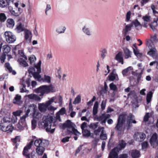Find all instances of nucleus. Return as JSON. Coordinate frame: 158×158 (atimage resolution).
<instances>
[{
  "label": "nucleus",
  "instance_id": "nucleus-8",
  "mask_svg": "<svg viewBox=\"0 0 158 158\" xmlns=\"http://www.w3.org/2000/svg\"><path fill=\"white\" fill-rule=\"evenodd\" d=\"M26 118L23 116L20 117L19 123L15 127V129L19 131L23 130L25 128H26L27 125L26 122Z\"/></svg>",
  "mask_w": 158,
  "mask_h": 158
},
{
  "label": "nucleus",
  "instance_id": "nucleus-37",
  "mask_svg": "<svg viewBox=\"0 0 158 158\" xmlns=\"http://www.w3.org/2000/svg\"><path fill=\"white\" fill-rule=\"evenodd\" d=\"M28 60L31 65H35V62L36 61V58L35 56L33 55L29 57Z\"/></svg>",
  "mask_w": 158,
  "mask_h": 158
},
{
  "label": "nucleus",
  "instance_id": "nucleus-17",
  "mask_svg": "<svg viewBox=\"0 0 158 158\" xmlns=\"http://www.w3.org/2000/svg\"><path fill=\"white\" fill-rule=\"evenodd\" d=\"M25 38L27 42L30 43L32 38V33L29 30L25 29Z\"/></svg>",
  "mask_w": 158,
  "mask_h": 158
},
{
  "label": "nucleus",
  "instance_id": "nucleus-44",
  "mask_svg": "<svg viewBox=\"0 0 158 158\" xmlns=\"http://www.w3.org/2000/svg\"><path fill=\"white\" fill-rule=\"evenodd\" d=\"M142 19L143 20L144 24L146 25L150 21V17L149 16L146 15L143 17Z\"/></svg>",
  "mask_w": 158,
  "mask_h": 158
},
{
  "label": "nucleus",
  "instance_id": "nucleus-38",
  "mask_svg": "<svg viewBox=\"0 0 158 158\" xmlns=\"http://www.w3.org/2000/svg\"><path fill=\"white\" fill-rule=\"evenodd\" d=\"M98 102H95L94 107L93 108V112L94 115H96L98 112Z\"/></svg>",
  "mask_w": 158,
  "mask_h": 158
},
{
  "label": "nucleus",
  "instance_id": "nucleus-55",
  "mask_svg": "<svg viewBox=\"0 0 158 158\" xmlns=\"http://www.w3.org/2000/svg\"><path fill=\"white\" fill-rule=\"evenodd\" d=\"M5 110L4 109H2L0 112V117L2 118V120H3V118L4 117H8L7 116H5L6 115V112Z\"/></svg>",
  "mask_w": 158,
  "mask_h": 158
},
{
  "label": "nucleus",
  "instance_id": "nucleus-26",
  "mask_svg": "<svg viewBox=\"0 0 158 158\" xmlns=\"http://www.w3.org/2000/svg\"><path fill=\"white\" fill-rule=\"evenodd\" d=\"M122 52H119L116 56L115 59L122 64H123V59L122 56Z\"/></svg>",
  "mask_w": 158,
  "mask_h": 158
},
{
  "label": "nucleus",
  "instance_id": "nucleus-31",
  "mask_svg": "<svg viewBox=\"0 0 158 158\" xmlns=\"http://www.w3.org/2000/svg\"><path fill=\"white\" fill-rule=\"evenodd\" d=\"M27 60H25V58L23 59L22 58L19 59L18 61L21 65L24 67H26L28 66V64L26 61Z\"/></svg>",
  "mask_w": 158,
  "mask_h": 158
},
{
  "label": "nucleus",
  "instance_id": "nucleus-28",
  "mask_svg": "<svg viewBox=\"0 0 158 158\" xmlns=\"http://www.w3.org/2000/svg\"><path fill=\"white\" fill-rule=\"evenodd\" d=\"M46 146H40L37 147L36 149V153L39 155H41L45 150V147Z\"/></svg>",
  "mask_w": 158,
  "mask_h": 158
},
{
  "label": "nucleus",
  "instance_id": "nucleus-61",
  "mask_svg": "<svg viewBox=\"0 0 158 158\" xmlns=\"http://www.w3.org/2000/svg\"><path fill=\"white\" fill-rule=\"evenodd\" d=\"M131 15V12L130 11H128L126 15V21L128 22L129 21H130Z\"/></svg>",
  "mask_w": 158,
  "mask_h": 158
},
{
  "label": "nucleus",
  "instance_id": "nucleus-59",
  "mask_svg": "<svg viewBox=\"0 0 158 158\" xmlns=\"http://www.w3.org/2000/svg\"><path fill=\"white\" fill-rule=\"evenodd\" d=\"M109 87L111 90L114 91H115L117 89L116 86L113 83H111L109 85Z\"/></svg>",
  "mask_w": 158,
  "mask_h": 158
},
{
  "label": "nucleus",
  "instance_id": "nucleus-30",
  "mask_svg": "<svg viewBox=\"0 0 158 158\" xmlns=\"http://www.w3.org/2000/svg\"><path fill=\"white\" fill-rule=\"evenodd\" d=\"M131 25H134L136 29H138L139 27H141V25L140 23L138 21L137 19H135L133 20L131 23Z\"/></svg>",
  "mask_w": 158,
  "mask_h": 158
},
{
  "label": "nucleus",
  "instance_id": "nucleus-3",
  "mask_svg": "<svg viewBox=\"0 0 158 158\" xmlns=\"http://www.w3.org/2000/svg\"><path fill=\"white\" fill-rule=\"evenodd\" d=\"M126 143L125 142L122 140L120 141L119 144L117 147L114 148L112 149L109 154V158H127V155L126 154L120 155L118 157V152L119 151L124 148L126 146Z\"/></svg>",
  "mask_w": 158,
  "mask_h": 158
},
{
  "label": "nucleus",
  "instance_id": "nucleus-47",
  "mask_svg": "<svg viewBox=\"0 0 158 158\" xmlns=\"http://www.w3.org/2000/svg\"><path fill=\"white\" fill-rule=\"evenodd\" d=\"M101 57L102 59H104L106 56V54L107 53V50L106 48H102L101 51Z\"/></svg>",
  "mask_w": 158,
  "mask_h": 158
},
{
  "label": "nucleus",
  "instance_id": "nucleus-2",
  "mask_svg": "<svg viewBox=\"0 0 158 158\" xmlns=\"http://www.w3.org/2000/svg\"><path fill=\"white\" fill-rule=\"evenodd\" d=\"M53 122V118L50 116H44L42 118V121L39 123V127L45 129L46 131L50 133H53L55 130V126Z\"/></svg>",
  "mask_w": 158,
  "mask_h": 158
},
{
  "label": "nucleus",
  "instance_id": "nucleus-50",
  "mask_svg": "<svg viewBox=\"0 0 158 158\" xmlns=\"http://www.w3.org/2000/svg\"><path fill=\"white\" fill-rule=\"evenodd\" d=\"M36 65L35 64L34 65V67H30L29 68L28 70L30 73H31L32 74H33L34 73H35L36 71L35 69L36 68L35 67V65Z\"/></svg>",
  "mask_w": 158,
  "mask_h": 158
},
{
  "label": "nucleus",
  "instance_id": "nucleus-52",
  "mask_svg": "<svg viewBox=\"0 0 158 158\" xmlns=\"http://www.w3.org/2000/svg\"><path fill=\"white\" fill-rule=\"evenodd\" d=\"M81 101V96L80 95H78L75 99L73 102V104H76L79 103Z\"/></svg>",
  "mask_w": 158,
  "mask_h": 158
},
{
  "label": "nucleus",
  "instance_id": "nucleus-23",
  "mask_svg": "<svg viewBox=\"0 0 158 158\" xmlns=\"http://www.w3.org/2000/svg\"><path fill=\"white\" fill-rule=\"evenodd\" d=\"M21 96L19 94H16L13 100V103L15 104L20 105L22 103L21 100Z\"/></svg>",
  "mask_w": 158,
  "mask_h": 158
},
{
  "label": "nucleus",
  "instance_id": "nucleus-49",
  "mask_svg": "<svg viewBox=\"0 0 158 158\" xmlns=\"http://www.w3.org/2000/svg\"><path fill=\"white\" fill-rule=\"evenodd\" d=\"M142 149L143 150L145 151L148 147V144L147 142L145 141L141 144Z\"/></svg>",
  "mask_w": 158,
  "mask_h": 158
},
{
  "label": "nucleus",
  "instance_id": "nucleus-10",
  "mask_svg": "<svg viewBox=\"0 0 158 158\" xmlns=\"http://www.w3.org/2000/svg\"><path fill=\"white\" fill-rule=\"evenodd\" d=\"M41 64V60H40L37 63V65H35V67L36 68V71L32 75L35 79L40 81H41L42 79L41 77V76L40 74V73L41 72L40 68Z\"/></svg>",
  "mask_w": 158,
  "mask_h": 158
},
{
  "label": "nucleus",
  "instance_id": "nucleus-32",
  "mask_svg": "<svg viewBox=\"0 0 158 158\" xmlns=\"http://www.w3.org/2000/svg\"><path fill=\"white\" fill-rule=\"evenodd\" d=\"M23 112V111L21 110H19L13 112V114L14 115L13 117L14 119V122H16L17 121V116H20L21 113Z\"/></svg>",
  "mask_w": 158,
  "mask_h": 158
},
{
  "label": "nucleus",
  "instance_id": "nucleus-39",
  "mask_svg": "<svg viewBox=\"0 0 158 158\" xmlns=\"http://www.w3.org/2000/svg\"><path fill=\"white\" fill-rule=\"evenodd\" d=\"M2 50L4 53L7 54L10 52L11 48L8 45H5L3 46Z\"/></svg>",
  "mask_w": 158,
  "mask_h": 158
},
{
  "label": "nucleus",
  "instance_id": "nucleus-12",
  "mask_svg": "<svg viewBox=\"0 0 158 158\" xmlns=\"http://www.w3.org/2000/svg\"><path fill=\"white\" fill-rule=\"evenodd\" d=\"M146 45L150 50L148 52V54L152 57L157 56V51L155 45L151 46L149 41L148 42Z\"/></svg>",
  "mask_w": 158,
  "mask_h": 158
},
{
  "label": "nucleus",
  "instance_id": "nucleus-11",
  "mask_svg": "<svg viewBox=\"0 0 158 158\" xmlns=\"http://www.w3.org/2000/svg\"><path fill=\"white\" fill-rule=\"evenodd\" d=\"M150 143L151 145L153 148H155L158 152V139L157 135L155 133L153 134L150 138Z\"/></svg>",
  "mask_w": 158,
  "mask_h": 158
},
{
  "label": "nucleus",
  "instance_id": "nucleus-41",
  "mask_svg": "<svg viewBox=\"0 0 158 158\" xmlns=\"http://www.w3.org/2000/svg\"><path fill=\"white\" fill-rule=\"evenodd\" d=\"M51 77L50 76L44 75V77L43 78H42V80L43 81L46 82L48 83H51Z\"/></svg>",
  "mask_w": 158,
  "mask_h": 158
},
{
  "label": "nucleus",
  "instance_id": "nucleus-54",
  "mask_svg": "<svg viewBox=\"0 0 158 158\" xmlns=\"http://www.w3.org/2000/svg\"><path fill=\"white\" fill-rule=\"evenodd\" d=\"M9 9L11 14L15 16H18L20 14L19 12H16L11 7H9Z\"/></svg>",
  "mask_w": 158,
  "mask_h": 158
},
{
  "label": "nucleus",
  "instance_id": "nucleus-4",
  "mask_svg": "<svg viewBox=\"0 0 158 158\" xmlns=\"http://www.w3.org/2000/svg\"><path fill=\"white\" fill-rule=\"evenodd\" d=\"M0 129L4 132L12 131L13 127L10 123V118L9 117H4L3 120L0 117Z\"/></svg>",
  "mask_w": 158,
  "mask_h": 158
},
{
  "label": "nucleus",
  "instance_id": "nucleus-35",
  "mask_svg": "<svg viewBox=\"0 0 158 158\" xmlns=\"http://www.w3.org/2000/svg\"><path fill=\"white\" fill-rule=\"evenodd\" d=\"M109 79L110 81H113L114 80H118V75H114L112 74H110L108 76Z\"/></svg>",
  "mask_w": 158,
  "mask_h": 158
},
{
  "label": "nucleus",
  "instance_id": "nucleus-58",
  "mask_svg": "<svg viewBox=\"0 0 158 158\" xmlns=\"http://www.w3.org/2000/svg\"><path fill=\"white\" fill-rule=\"evenodd\" d=\"M19 54L23 58H25V60H27V58L26 56L24 55V53L22 50H19L18 51Z\"/></svg>",
  "mask_w": 158,
  "mask_h": 158
},
{
  "label": "nucleus",
  "instance_id": "nucleus-22",
  "mask_svg": "<svg viewBox=\"0 0 158 158\" xmlns=\"http://www.w3.org/2000/svg\"><path fill=\"white\" fill-rule=\"evenodd\" d=\"M132 27V25H131V24L126 25L124 28L123 29V34L124 35H126L131 30Z\"/></svg>",
  "mask_w": 158,
  "mask_h": 158
},
{
  "label": "nucleus",
  "instance_id": "nucleus-33",
  "mask_svg": "<svg viewBox=\"0 0 158 158\" xmlns=\"http://www.w3.org/2000/svg\"><path fill=\"white\" fill-rule=\"evenodd\" d=\"M152 96V91L149 92L147 95L146 101L147 104H148L151 101Z\"/></svg>",
  "mask_w": 158,
  "mask_h": 158
},
{
  "label": "nucleus",
  "instance_id": "nucleus-40",
  "mask_svg": "<svg viewBox=\"0 0 158 158\" xmlns=\"http://www.w3.org/2000/svg\"><path fill=\"white\" fill-rule=\"evenodd\" d=\"M104 128L103 127H98L97 130L94 131V133L96 135H99L100 132H101V133L103 132V131H104Z\"/></svg>",
  "mask_w": 158,
  "mask_h": 158
},
{
  "label": "nucleus",
  "instance_id": "nucleus-42",
  "mask_svg": "<svg viewBox=\"0 0 158 158\" xmlns=\"http://www.w3.org/2000/svg\"><path fill=\"white\" fill-rule=\"evenodd\" d=\"M33 116L34 118H37L38 119H40L42 117L41 114L39 112L37 111L33 113Z\"/></svg>",
  "mask_w": 158,
  "mask_h": 158
},
{
  "label": "nucleus",
  "instance_id": "nucleus-16",
  "mask_svg": "<svg viewBox=\"0 0 158 158\" xmlns=\"http://www.w3.org/2000/svg\"><path fill=\"white\" fill-rule=\"evenodd\" d=\"M30 100L32 101H40L41 98L38 95L34 94H31L25 96Z\"/></svg>",
  "mask_w": 158,
  "mask_h": 158
},
{
  "label": "nucleus",
  "instance_id": "nucleus-18",
  "mask_svg": "<svg viewBox=\"0 0 158 158\" xmlns=\"http://www.w3.org/2000/svg\"><path fill=\"white\" fill-rule=\"evenodd\" d=\"M82 31L86 35L90 36L92 34V32L89 26L87 25H85L82 28Z\"/></svg>",
  "mask_w": 158,
  "mask_h": 158
},
{
  "label": "nucleus",
  "instance_id": "nucleus-56",
  "mask_svg": "<svg viewBox=\"0 0 158 158\" xmlns=\"http://www.w3.org/2000/svg\"><path fill=\"white\" fill-rule=\"evenodd\" d=\"M57 97L56 96L52 97L49 101L46 102L47 104L49 106L52 102L57 99Z\"/></svg>",
  "mask_w": 158,
  "mask_h": 158
},
{
  "label": "nucleus",
  "instance_id": "nucleus-13",
  "mask_svg": "<svg viewBox=\"0 0 158 158\" xmlns=\"http://www.w3.org/2000/svg\"><path fill=\"white\" fill-rule=\"evenodd\" d=\"M37 111V106L35 104H31L28 106V108L27 110H25V114L23 116L27 118L30 111H33V113H35Z\"/></svg>",
  "mask_w": 158,
  "mask_h": 158
},
{
  "label": "nucleus",
  "instance_id": "nucleus-64",
  "mask_svg": "<svg viewBox=\"0 0 158 158\" xmlns=\"http://www.w3.org/2000/svg\"><path fill=\"white\" fill-rule=\"evenodd\" d=\"M149 117V113H147L144 117V121L145 122L148 121Z\"/></svg>",
  "mask_w": 158,
  "mask_h": 158
},
{
  "label": "nucleus",
  "instance_id": "nucleus-43",
  "mask_svg": "<svg viewBox=\"0 0 158 158\" xmlns=\"http://www.w3.org/2000/svg\"><path fill=\"white\" fill-rule=\"evenodd\" d=\"M20 140V137L19 136H16L15 139L12 140L13 142L15 144V147L17 148L19 144L18 142H19Z\"/></svg>",
  "mask_w": 158,
  "mask_h": 158
},
{
  "label": "nucleus",
  "instance_id": "nucleus-34",
  "mask_svg": "<svg viewBox=\"0 0 158 158\" xmlns=\"http://www.w3.org/2000/svg\"><path fill=\"white\" fill-rule=\"evenodd\" d=\"M140 154L139 151L133 150L131 152V156L133 158H137L139 156Z\"/></svg>",
  "mask_w": 158,
  "mask_h": 158
},
{
  "label": "nucleus",
  "instance_id": "nucleus-27",
  "mask_svg": "<svg viewBox=\"0 0 158 158\" xmlns=\"http://www.w3.org/2000/svg\"><path fill=\"white\" fill-rule=\"evenodd\" d=\"M123 50L125 54V58L128 59L129 58L131 57V52L127 48H123Z\"/></svg>",
  "mask_w": 158,
  "mask_h": 158
},
{
  "label": "nucleus",
  "instance_id": "nucleus-48",
  "mask_svg": "<svg viewBox=\"0 0 158 158\" xmlns=\"http://www.w3.org/2000/svg\"><path fill=\"white\" fill-rule=\"evenodd\" d=\"M83 135L85 136L89 137L90 136L91 133L89 131L85 129L82 131Z\"/></svg>",
  "mask_w": 158,
  "mask_h": 158
},
{
  "label": "nucleus",
  "instance_id": "nucleus-5",
  "mask_svg": "<svg viewBox=\"0 0 158 158\" xmlns=\"http://www.w3.org/2000/svg\"><path fill=\"white\" fill-rule=\"evenodd\" d=\"M76 125L70 120L66 121L63 125L64 128H67V132L68 134H73L76 135H79L80 133L75 128Z\"/></svg>",
  "mask_w": 158,
  "mask_h": 158
},
{
  "label": "nucleus",
  "instance_id": "nucleus-19",
  "mask_svg": "<svg viewBox=\"0 0 158 158\" xmlns=\"http://www.w3.org/2000/svg\"><path fill=\"white\" fill-rule=\"evenodd\" d=\"M38 109L41 112H45L49 106L47 104V103H40L38 104Z\"/></svg>",
  "mask_w": 158,
  "mask_h": 158
},
{
  "label": "nucleus",
  "instance_id": "nucleus-14",
  "mask_svg": "<svg viewBox=\"0 0 158 158\" xmlns=\"http://www.w3.org/2000/svg\"><path fill=\"white\" fill-rule=\"evenodd\" d=\"M34 144L37 148L41 146H47L48 144V142L45 140H42L39 139H36L35 141Z\"/></svg>",
  "mask_w": 158,
  "mask_h": 158
},
{
  "label": "nucleus",
  "instance_id": "nucleus-20",
  "mask_svg": "<svg viewBox=\"0 0 158 158\" xmlns=\"http://www.w3.org/2000/svg\"><path fill=\"white\" fill-rule=\"evenodd\" d=\"M150 42L151 46L154 45V44L158 42V39H157L156 34L151 36V40H148L146 41V44H147L148 42Z\"/></svg>",
  "mask_w": 158,
  "mask_h": 158
},
{
  "label": "nucleus",
  "instance_id": "nucleus-15",
  "mask_svg": "<svg viewBox=\"0 0 158 158\" xmlns=\"http://www.w3.org/2000/svg\"><path fill=\"white\" fill-rule=\"evenodd\" d=\"M145 134L142 132L135 133L134 135V139L139 142L143 141L146 138Z\"/></svg>",
  "mask_w": 158,
  "mask_h": 158
},
{
  "label": "nucleus",
  "instance_id": "nucleus-63",
  "mask_svg": "<svg viewBox=\"0 0 158 158\" xmlns=\"http://www.w3.org/2000/svg\"><path fill=\"white\" fill-rule=\"evenodd\" d=\"M5 67L10 72H11V71H12V69L10 66L9 63H6L5 64Z\"/></svg>",
  "mask_w": 158,
  "mask_h": 158
},
{
  "label": "nucleus",
  "instance_id": "nucleus-21",
  "mask_svg": "<svg viewBox=\"0 0 158 158\" xmlns=\"http://www.w3.org/2000/svg\"><path fill=\"white\" fill-rule=\"evenodd\" d=\"M108 115L110 116L109 114H108L106 116L104 114H102L97 117V120L100 122L102 124L105 123L107 118L108 117Z\"/></svg>",
  "mask_w": 158,
  "mask_h": 158
},
{
  "label": "nucleus",
  "instance_id": "nucleus-62",
  "mask_svg": "<svg viewBox=\"0 0 158 158\" xmlns=\"http://www.w3.org/2000/svg\"><path fill=\"white\" fill-rule=\"evenodd\" d=\"M32 128L34 129L35 128L36 126V121L34 119L31 121Z\"/></svg>",
  "mask_w": 158,
  "mask_h": 158
},
{
  "label": "nucleus",
  "instance_id": "nucleus-60",
  "mask_svg": "<svg viewBox=\"0 0 158 158\" xmlns=\"http://www.w3.org/2000/svg\"><path fill=\"white\" fill-rule=\"evenodd\" d=\"M100 138L102 140H105L107 139L106 134L104 133V131L100 134Z\"/></svg>",
  "mask_w": 158,
  "mask_h": 158
},
{
  "label": "nucleus",
  "instance_id": "nucleus-53",
  "mask_svg": "<svg viewBox=\"0 0 158 158\" xmlns=\"http://www.w3.org/2000/svg\"><path fill=\"white\" fill-rule=\"evenodd\" d=\"M6 19V16L4 13H2L0 14V21L4 22Z\"/></svg>",
  "mask_w": 158,
  "mask_h": 158
},
{
  "label": "nucleus",
  "instance_id": "nucleus-1",
  "mask_svg": "<svg viewBox=\"0 0 158 158\" xmlns=\"http://www.w3.org/2000/svg\"><path fill=\"white\" fill-rule=\"evenodd\" d=\"M133 116L130 114L127 116L125 112L120 114L118 118V123L115 127V129L117 131H120L122 130V126L124 123L127 118V127L128 130L132 126V123H136V122L135 120H133Z\"/></svg>",
  "mask_w": 158,
  "mask_h": 158
},
{
  "label": "nucleus",
  "instance_id": "nucleus-7",
  "mask_svg": "<svg viewBox=\"0 0 158 158\" xmlns=\"http://www.w3.org/2000/svg\"><path fill=\"white\" fill-rule=\"evenodd\" d=\"M33 143V141H31L24 148L23 154L26 158H34L35 156L36 153L34 151H32L31 153L29 152Z\"/></svg>",
  "mask_w": 158,
  "mask_h": 158
},
{
  "label": "nucleus",
  "instance_id": "nucleus-45",
  "mask_svg": "<svg viewBox=\"0 0 158 158\" xmlns=\"http://www.w3.org/2000/svg\"><path fill=\"white\" fill-rule=\"evenodd\" d=\"M142 73H135V72L132 71V74L133 75H135L137 77V81L138 82H139L141 80V77Z\"/></svg>",
  "mask_w": 158,
  "mask_h": 158
},
{
  "label": "nucleus",
  "instance_id": "nucleus-6",
  "mask_svg": "<svg viewBox=\"0 0 158 158\" xmlns=\"http://www.w3.org/2000/svg\"><path fill=\"white\" fill-rule=\"evenodd\" d=\"M54 88V87L51 84L49 85H42L37 89L36 91L37 93L40 94V96H42L45 93L55 92Z\"/></svg>",
  "mask_w": 158,
  "mask_h": 158
},
{
  "label": "nucleus",
  "instance_id": "nucleus-51",
  "mask_svg": "<svg viewBox=\"0 0 158 158\" xmlns=\"http://www.w3.org/2000/svg\"><path fill=\"white\" fill-rule=\"evenodd\" d=\"M16 29L18 32L19 33L24 31L25 30L21 23H19V25L17 26Z\"/></svg>",
  "mask_w": 158,
  "mask_h": 158
},
{
  "label": "nucleus",
  "instance_id": "nucleus-46",
  "mask_svg": "<svg viewBox=\"0 0 158 158\" xmlns=\"http://www.w3.org/2000/svg\"><path fill=\"white\" fill-rule=\"evenodd\" d=\"M98 123H91L89 125V127L91 129L95 130L98 127Z\"/></svg>",
  "mask_w": 158,
  "mask_h": 158
},
{
  "label": "nucleus",
  "instance_id": "nucleus-9",
  "mask_svg": "<svg viewBox=\"0 0 158 158\" xmlns=\"http://www.w3.org/2000/svg\"><path fill=\"white\" fill-rule=\"evenodd\" d=\"M4 35L6 41L9 43H14L16 40V37L11 32L6 31L4 33Z\"/></svg>",
  "mask_w": 158,
  "mask_h": 158
},
{
  "label": "nucleus",
  "instance_id": "nucleus-24",
  "mask_svg": "<svg viewBox=\"0 0 158 158\" xmlns=\"http://www.w3.org/2000/svg\"><path fill=\"white\" fill-rule=\"evenodd\" d=\"M6 25L8 27L12 28L15 25L14 21L12 19H9L7 20Z\"/></svg>",
  "mask_w": 158,
  "mask_h": 158
},
{
  "label": "nucleus",
  "instance_id": "nucleus-29",
  "mask_svg": "<svg viewBox=\"0 0 158 158\" xmlns=\"http://www.w3.org/2000/svg\"><path fill=\"white\" fill-rule=\"evenodd\" d=\"M66 29L65 27L61 26L56 28V31L58 34L63 33L64 32Z\"/></svg>",
  "mask_w": 158,
  "mask_h": 158
},
{
  "label": "nucleus",
  "instance_id": "nucleus-36",
  "mask_svg": "<svg viewBox=\"0 0 158 158\" xmlns=\"http://www.w3.org/2000/svg\"><path fill=\"white\" fill-rule=\"evenodd\" d=\"M9 5V2L7 0H0V7L4 8Z\"/></svg>",
  "mask_w": 158,
  "mask_h": 158
},
{
  "label": "nucleus",
  "instance_id": "nucleus-57",
  "mask_svg": "<svg viewBox=\"0 0 158 158\" xmlns=\"http://www.w3.org/2000/svg\"><path fill=\"white\" fill-rule=\"evenodd\" d=\"M157 23L156 22H154L152 24H150V27L152 30L154 31H156V27H157Z\"/></svg>",
  "mask_w": 158,
  "mask_h": 158
},
{
  "label": "nucleus",
  "instance_id": "nucleus-25",
  "mask_svg": "<svg viewBox=\"0 0 158 158\" xmlns=\"http://www.w3.org/2000/svg\"><path fill=\"white\" fill-rule=\"evenodd\" d=\"M133 70V68L132 67L129 66L123 71L122 74L124 76H127Z\"/></svg>",
  "mask_w": 158,
  "mask_h": 158
}]
</instances>
